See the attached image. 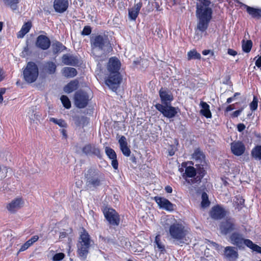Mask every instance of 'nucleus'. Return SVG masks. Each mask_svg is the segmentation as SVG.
<instances>
[{
    "label": "nucleus",
    "instance_id": "473e14b6",
    "mask_svg": "<svg viewBox=\"0 0 261 261\" xmlns=\"http://www.w3.org/2000/svg\"><path fill=\"white\" fill-rule=\"evenodd\" d=\"M66 47L59 41H55L52 44L53 52L54 54H57L66 49Z\"/></svg>",
    "mask_w": 261,
    "mask_h": 261
},
{
    "label": "nucleus",
    "instance_id": "de8ad7c7",
    "mask_svg": "<svg viewBox=\"0 0 261 261\" xmlns=\"http://www.w3.org/2000/svg\"><path fill=\"white\" fill-rule=\"evenodd\" d=\"M91 33V28L89 25L84 27L81 34L83 36H88Z\"/></svg>",
    "mask_w": 261,
    "mask_h": 261
},
{
    "label": "nucleus",
    "instance_id": "423d86ee",
    "mask_svg": "<svg viewBox=\"0 0 261 261\" xmlns=\"http://www.w3.org/2000/svg\"><path fill=\"white\" fill-rule=\"evenodd\" d=\"M39 75L37 65L33 62H29L23 70V75L24 81L29 84L35 82Z\"/></svg>",
    "mask_w": 261,
    "mask_h": 261
},
{
    "label": "nucleus",
    "instance_id": "4be33fe9",
    "mask_svg": "<svg viewBox=\"0 0 261 261\" xmlns=\"http://www.w3.org/2000/svg\"><path fill=\"white\" fill-rule=\"evenodd\" d=\"M241 6L246 9L247 13L252 18L256 19L261 18V8H255L249 6L242 3H240Z\"/></svg>",
    "mask_w": 261,
    "mask_h": 261
},
{
    "label": "nucleus",
    "instance_id": "a18cd8bd",
    "mask_svg": "<svg viewBox=\"0 0 261 261\" xmlns=\"http://www.w3.org/2000/svg\"><path fill=\"white\" fill-rule=\"evenodd\" d=\"M65 257V254L63 253L60 252L56 253L53 257V261H61Z\"/></svg>",
    "mask_w": 261,
    "mask_h": 261
},
{
    "label": "nucleus",
    "instance_id": "c756f323",
    "mask_svg": "<svg viewBox=\"0 0 261 261\" xmlns=\"http://www.w3.org/2000/svg\"><path fill=\"white\" fill-rule=\"evenodd\" d=\"M63 75L68 78L73 77L77 74L76 70L73 67H65L62 70Z\"/></svg>",
    "mask_w": 261,
    "mask_h": 261
},
{
    "label": "nucleus",
    "instance_id": "0e129e2a",
    "mask_svg": "<svg viewBox=\"0 0 261 261\" xmlns=\"http://www.w3.org/2000/svg\"><path fill=\"white\" fill-rule=\"evenodd\" d=\"M175 153V151L173 149H172L169 151V155L170 156H173Z\"/></svg>",
    "mask_w": 261,
    "mask_h": 261
},
{
    "label": "nucleus",
    "instance_id": "37998d69",
    "mask_svg": "<svg viewBox=\"0 0 261 261\" xmlns=\"http://www.w3.org/2000/svg\"><path fill=\"white\" fill-rule=\"evenodd\" d=\"M61 101L63 106L67 109L71 107V102L69 98L66 95H62L60 98Z\"/></svg>",
    "mask_w": 261,
    "mask_h": 261
},
{
    "label": "nucleus",
    "instance_id": "c85d7f7f",
    "mask_svg": "<svg viewBox=\"0 0 261 261\" xmlns=\"http://www.w3.org/2000/svg\"><path fill=\"white\" fill-rule=\"evenodd\" d=\"M43 69L48 74H53L56 71L57 65L52 61H48L44 64Z\"/></svg>",
    "mask_w": 261,
    "mask_h": 261
},
{
    "label": "nucleus",
    "instance_id": "1a4fd4ad",
    "mask_svg": "<svg viewBox=\"0 0 261 261\" xmlns=\"http://www.w3.org/2000/svg\"><path fill=\"white\" fill-rule=\"evenodd\" d=\"M85 177L86 179V185L88 188L92 190L97 188L98 186V172L96 169L90 168L86 173Z\"/></svg>",
    "mask_w": 261,
    "mask_h": 261
},
{
    "label": "nucleus",
    "instance_id": "774afa93",
    "mask_svg": "<svg viewBox=\"0 0 261 261\" xmlns=\"http://www.w3.org/2000/svg\"><path fill=\"white\" fill-rule=\"evenodd\" d=\"M25 243L29 246L30 247L33 243V242H32L31 241V240H30V239L29 240H28Z\"/></svg>",
    "mask_w": 261,
    "mask_h": 261
},
{
    "label": "nucleus",
    "instance_id": "338daca9",
    "mask_svg": "<svg viewBox=\"0 0 261 261\" xmlns=\"http://www.w3.org/2000/svg\"><path fill=\"white\" fill-rule=\"evenodd\" d=\"M66 234V232H61V233H60V238H64L65 237Z\"/></svg>",
    "mask_w": 261,
    "mask_h": 261
},
{
    "label": "nucleus",
    "instance_id": "bb28decb",
    "mask_svg": "<svg viewBox=\"0 0 261 261\" xmlns=\"http://www.w3.org/2000/svg\"><path fill=\"white\" fill-rule=\"evenodd\" d=\"M142 6V3L140 2L135 4L134 7L128 10V16L131 20H135L136 19Z\"/></svg>",
    "mask_w": 261,
    "mask_h": 261
},
{
    "label": "nucleus",
    "instance_id": "e2e57ef3",
    "mask_svg": "<svg viewBox=\"0 0 261 261\" xmlns=\"http://www.w3.org/2000/svg\"><path fill=\"white\" fill-rule=\"evenodd\" d=\"M234 99H233L232 97H229L226 100V103H231Z\"/></svg>",
    "mask_w": 261,
    "mask_h": 261
},
{
    "label": "nucleus",
    "instance_id": "aec40b11",
    "mask_svg": "<svg viewBox=\"0 0 261 261\" xmlns=\"http://www.w3.org/2000/svg\"><path fill=\"white\" fill-rule=\"evenodd\" d=\"M68 0H54L53 7L55 12L63 13L68 8Z\"/></svg>",
    "mask_w": 261,
    "mask_h": 261
},
{
    "label": "nucleus",
    "instance_id": "13d9d810",
    "mask_svg": "<svg viewBox=\"0 0 261 261\" xmlns=\"http://www.w3.org/2000/svg\"><path fill=\"white\" fill-rule=\"evenodd\" d=\"M165 190L167 193H171L172 192V188L170 186H166Z\"/></svg>",
    "mask_w": 261,
    "mask_h": 261
},
{
    "label": "nucleus",
    "instance_id": "9b49d317",
    "mask_svg": "<svg viewBox=\"0 0 261 261\" xmlns=\"http://www.w3.org/2000/svg\"><path fill=\"white\" fill-rule=\"evenodd\" d=\"M192 158L195 162V167L205 168L207 164L205 155L200 148H197L194 150Z\"/></svg>",
    "mask_w": 261,
    "mask_h": 261
},
{
    "label": "nucleus",
    "instance_id": "5701e85b",
    "mask_svg": "<svg viewBox=\"0 0 261 261\" xmlns=\"http://www.w3.org/2000/svg\"><path fill=\"white\" fill-rule=\"evenodd\" d=\"M105 152L108 158L112 160L111 165L115 170L118 169V162L117 159V154L114 150L110 147H106Z\"/></svg>",
    "mask_w": 261,
    "mask_h": 261
},
{
    "label": "nucleus",
    "instance_id": "79ce46f5",
    "mask_svg": "<svg viewBox=\"0 0 261 261\" xmlns=\"http://www.w3.org/2000/svg\"><path fill=\"white\" fill-rule=\"evenodd\" d=\"M247 244L248 245V247L252 250L253 251H255L261 254V247L255 244H254L252 241H247Z\"/></svg>",
    "mask_w": 261,
    "mask_h": 261
},
{
    "label": "nucleus",
    "instance_id": "ddd939ff",
    "mask_svg": "<svg viewBox=\"0 0 261 261\" xmlns=\"http://www.w3.org/2000/svg\"><path fill=\"white\" fill-rule=\"evenodd\" d=\"M230 240L232 244L236 245L239 248H243V245L248 247L247 241H251L249 239H244L243 235L238 232L232 233L230 236Z\"/></svg>",
    "mask_w": 261,
    "mask_h": 261
},
{
    "label": "nucleus",
    "instance_id": "4c0bfd02",
    "mask_svg": "<svg viewBox=\"0 0 261 261\" xmlns=\"http://www.w3.org/2000/svg\"><path fill=\"white\" fill-rule=\"evenodd\" d=\"M3 2L6 6H9L13 11L18 9L19 0H3Z\"/></svg>",
    "mask_w": 261,
    "mask_h": 261
},
{
    "label": "nucleus",
    "instance_id": "49530a36",
    "mask_svg": "<svg viewBox=\"0 0 261 261\" xmlns=\"http://www.w3.org/2000/svg\"><path fill=\"white\" fill-rule=\"evenodd\" d=\"M32 27V23L30 22H27L24 23L21 29L22 30L23 32H25L28 33Z\"/></svg>",
    "mask_w": 261,
    "mask_h": 261
},
{
    "label": "nucleus",
    "instance_id": "f3484780",
    "mask_svg": "<svg viewBox=\"0 0 261 261\" xmlns=\"http://www.w3.org/2000/svg\"><path fill=\"white\" fill-rule=\"evenodd\" d=\"M231 152L236 156L242 155L245 151V146L242 141H234L230 144Z\"/></svg>",
    "mask_w": 261,
    "mask_h": 261
},
{
    "label": "nucleus",
    "instance_id": "3c124183",
    "mask_svg": "<svg viewBox=\"0 0 261 261\" xmlns=\"http://www.w3.org/2000/svg\"><path fill=\"white\" fill-rule=\"evenodd\" d=\"M237 129L239 132H242L245 129V125L243 123H239L237 125Z\"/></svg>",
    "mask_w": 261,
    "mask_h": 261
},
{
    "label": "nucleus",
    "instance_id": "b1692460",
    "mask_svg": "<svg viewBox=\"0 0 261 261\" xmlns=\"http://www.w3.org/2000/svg\"><path fill=\"white\" fill-rule=\"evenodd\" d=\"M118 143L120 145V149L123 153V154L127 157L130 155L131 151L126 141V139L124 136H121L119 140Z\"/></svg>",
    "mask_w": 261,
    "mask_h": 261
},
{
    "label": "nucleus",
    "instance_id": "f03ea898",
    "mask_svg": "<svg viewBox=\"0 0 261 261\" xmlns=\"http://www.w3.org/2000/svg\"><path fill=\"white\" fill-rule=\"evenodd\" d=\"M196 16L198 18L197 29L201 32H205L208 28L212 18L213 10L210 0H197Z\"/></svg>",
    "mask_w": 261,
    "mask_h": 261
},
{
    "label": "nucleus",
    "instance_id": "69168bd1",
    "mask_svg": "<svg viewBox=\"0 0 261 261\" xmlns=\"http://www.w3.org/2000/svg\"><path fill=\"white\" fill-rule=\"evenodd\" d=\"M6 92V89L5 88H1L0 89V93L3 96L4 94H5Z\"/></svg>",
    "mask_w": 261,
    "mask_h": 261
},
{
    "label": "nucleus",
    "instance_id": "a19ab883",
    "mask_svg": "<svg viewBox=\"0 0 261 261\" xmlns=\"http://www.w3.org/2000/svg\"><path fill=\"white\" fill-rule=\"evenodd\" d=\"M49 121L58 125L59 126L61 127L65 128L67 126V124L65 121L61 119H58L57 118L51 117L49 118Z\"/></svg>",
    "mask_w": 261,
    "mask_h": 261
},
{
    "label": "nucleus",
    "instance_id": "cd10ccee",
    "mask_svg": "<svg viewBox=\"0 0 261 261\" xmlns=\"http://www.w3.org/2000/svg\"><path fill=\"white\" fill-rule=\"evenodd\" d=\"M201 109L200 111V113L202 116L206 118H211L212 115L210 110V107L206 102L201 101L199 104Z\"/></svg>",
    "mask_w": 261,
    "mask_h": 261
},
{
    "label": "nucleus",
    "instance_id": "052dcab7",
    "mask_svg": "<svg viewBox=\"0 0 261 261\" xmlns=\"http://www.w3.org/2000/svg\"><path fill=\"white\" fill-rule=\"evenodd\" d=\"M61 133L63 135V136L66 139L67 137V135L66 133V130L65 129H62L60 130Z\"/></svg>",
    "mask_w": 261,
    "mask_h": 261
},
{
    "label": "nucleus",
    "instance_id": "603ef678",
    "mask_svg": "<svg viewBox=\"0 0 261 261\" xmlns=\"http://www.w3.org/2000/svg\"><path fill=\"white\" fill-rule=\"evenodd\" d=\"M227 53L228 55L232 56H235L237 55L238 53L237 51L233 50V49L228 48L227 50Z\"/></svg>",
    "mask_w": 261,
    "mask_h": 261
},
{
    "label": "nucleus",
    "instance_id": "58836bf2",
    "mask_svg": "<svg viewBox=\"0 0 261 261\" xmlns=\"http://www.w3.org/2000/svg\"><path fill=\"white\" fill-rule=\"evenodd\" d=\"M154 243L156 245L157 247L159 248L161 253H164L166 252L165 246L162 244L161 241L160 236L159 234L155 236Z\"/></svg>",
    "mask_w": 261,
    "mask_h": 261
},
{
    "label": "nucleus",
    "instance_id": "5fc2aeb1",
    "mask_svg": "<svg viewBox=\"0 0 261 261\" xmlns=\"http://www.w3.org/2000/svg\"><path fill=\"white\" fill-rule=\"evenodd\" d=\"M27 34L25 32H23L22 30L21 29L20 31L18 32L17 35V37L19 38H22L24 37V36Z\"/></svg>",
    "mask_w": 261,
    "mask_h": 261
},
{
    "label": "nucleus",
    "instance_id": "393cba45",
    "mask_svg": "<svg viewBox=\"0 0 261 261\" xmlns=\"http://www.w3.org/2000/svg\"><path fill=\"white\" fill-rule=\"evenodd\" d=\"M224 255L225 257L230 260H236L239 257L237 249L232 246H227L224 249Z\"/></svg>",
    "mask_w": 261,
    "mask_h": 261
},
{
    "label": "nucleus",
    "instance_id": "f8f14e48",
    "mask_svg": "<svg viewBox=\"0 0 261 261\" xmlns=\"http://www.w3.org/2000/svg\"><path fill=\"white\" fill-rule=\"evenodd\" d=\"M153 200L158 204L160 208H162L168 212L174 210L175 205L171 203L168 199L159 196H155Z\"/></svg>",
    "mask_w": 261,
    "mask_h": 261
},
{
    "label": "nucleus",
    "instance_id": "6ab92c4d",
    "mask_svg": "<svg viewBox=\"0 0 261 261\" xmlns=\"http://www.w3.org/2000/svg\"><path fill=\"white\" fill-rule=\"evenodd\" d=\"M50 40L48 37L43 35H39L36 41V46L42 50L48 49L50 46Z\"/></svg>",
    "mask_w": 261,
    "mask_h": 261
},
{
    "label": "nucleus",
    "instance_id": "0eeeda50",
    "mask_svg": "<svg viewBox=\"0 0 261 261\" xmlns=\"http://www.w3.org/2000/svg\"><path fill=\"white\" fill-rule=\"evenodd\" d=\"M106 220L111 226H118L120 223L119 213L113 208L105 206L102 209Z\"/></svg>",
    "mask_w": 261,
    "mask_h": 261
},
{
    "label": "nucleus",
    "instance_id": "a878e982",
    "mask_svg": "<svg viewBox=\"0 0 261 261\" xmlns=\"http://www.w3.org/2000/svg\"><path fill=\"white\" fill-rule=\"evenodd\" d=\"M62 62L64 65L74 66L79 63V60L73 55L64 54L62 57Z\"/></svg>",
    "mask_w": 261,
    "mask_h": 261
},
{
    "label": "nucleus",
    "instance_id": "8fccbe9b",
    "mask_svg": "<svg viewBox=\"0 0 261 261\" xmlns=\"http://www.w3.org/2000/svg\"><path fill=\"white\" fill-rule=\"evenodd\" d=\"M243 108H242L238 110L234 111L231 115V117H232V118L238 117L240 115L241 113L243 111Z\"/></svg>",
    "mask_w": 261,
    "mask_h": 261
},
{
    "label": "nucleus",
    "instance_id": "ea45409f",
    "mask_svg": "<svg viewBox=\"0 0 261 261\" xmlns=\"http://www.w3.org/2000/svg\"><path fill=\"white\" fill-rule=\"evenodd\" d=\"M188 60L192 59H200L201 55L196 49L190 50L187 54Z\"/></svg>",
    "mask_w": 261,
    "mask_h": 261
},
{
    "label": "nucleus",
    "instance_id": "39448f33",
    "mask_svg": "<svg viewBox=\"0 0 261 261\" xmlns=\"http://www.w3.org/2000/svg\"><path fill=\"white\" fill-rule=\"evenodd\" d=\"M90 242V236L85 230H84L80 235L77 244V253L82 260H85L87 258Z\"/></svg>",
    "mask_w": 261,
    "mask_h": 261
},
{
    "label": "nucleus",
    "instance_id": "c03bdc74",
    "mask_svg": "<svg viewBox=\"0 0 261 261\" xmlns=\"http://www.w3.org/2000/svg\"><path fill=\"white\" fill-rule=\"evenodd\" d=\"M258 100L256 96H254L252 101L250 104V109L253 111L257 109Z\"/></svg>",
    "mask_w": 261,
    "mask_h": 261
},
{
    "label": "nucleus",
    "instance_id": "72a5a7b5",
    "mask_svg": "<svg viewBox=\"0 0 261 261\" xmlns=\"http://www.w3.org/2000/svg\"><path fill=\"white\" fill-rule=\"evenodd\" d=\"M83 152L87 155H96V149L94 146L88 144L83 148Z\"/></svg>",
    "mask_w": 261,
    "mask_h": 261
},
{
    "label": "nucleus",
    "instance_id": "680f3d73",
    "mask_svg": "<svg viewBox=\"0 0 261 261\" xmlns=\"http://www.w3.org/2000/svg\"><path fill=\"white\" fill-rule=\"evenodd\" d=\"M211 50H209V49H204L202 51V54L204 55V56H206V55H207L208 54H210Z\"/></svg>",
    "mask_w": 261,
    "mask_h": 261
},
{
    "label": "nucleus",
    "instance_id": "e433bc0d",
    "mask_svg": "<svg viewBox=\"0 0 261 261\" xmlns=\"http://www.w3.org/2000/svg\"><path fill=\"white\" fill-rule=\"evenodd\" d=\"M201 206L202 208H206L208 207L211 204L209 200L207 194L205 192H203L201 194Z\"/></svg>",
    "mask_w": 261,
    "mask_h": 261
},
{
    "label": "nucleus",
    "instance_id": "7c9ffc66",
    "mask_svg": "<svg viewBox=\"0 0 261 261\" xmlns=\"http://www.w3.org/2000/svg\"><path fill=\"white\" fill-rule=\"evenodd\" d=\"M79 82L73 80L67 84L64 88V91L66 93H70L76 90L78 88Z\"/></svg>",
    "mask_w": 261,
    "mask_h": 261
},
{
    "label": "nucleus",
    "instance_id": "a211bd4d",
    "mask_svg": "<svg viewBox=\"0 0 261 261\" xmlns=\"http://www.w3.org/2000/svg\"><path fill=\"white\" fill-rule=\"evenodd\" d=\"M99 49L103 50V55L106 56L111 51H112L113 48L110 44L108 38H103L102 36L99 35Z\"/></svg>",
    "mask_w": 261,
    "mask_h": 261
},
{
    "label": "nucleus",
    "instance_id": "f704fd0d",
    "mask_svg": "<svg viewBox=\"0 0 261 261\" xmlns=\"http://www.w3.org/2000/svg\"><path fill=\"white\" fill-rule=\"evenodd\" d=\"M251 155L254 159L261 160V145L255 146L251 151Z\"/></svg>",
    "mask_w": 261,
    "mask_h": 261
},
{
    "label": "nucleus",
    "instance_id": "2f4dec72",
    "mask_svg": "<svg viewBox=\"0 0 261 261\" xmlns=\"http://www.w3.org/2000/svg\"><path fill=\"white\" fill-rule=\"evenodd\" d=\"M234 204L235 208L240 211L245 206V199L240 195L236 196L234 197Z\"/></svg>",
    "mask_w": 261,
    "mask_h": 261
},
{
    "label": "nucleus",
    "instance_id": "20e7f679",
    "mask_svg": "<svg viewBox=\"0 0 261 261\" xmlns=\"http://www.w3.org/2000/svg\"><path fill=\"white\" fill-rule=\"evenodd\" d=\"M194 163L192 161L184 162L181 163V166L185 168V174L188 178H193L188 182L191 184H200L202 178L206 174V168L199 167H194Z\"/></svg>",
    "mask_w": 261,
    "mask_h": 261
},
{
    "label": "nucleus",
    "instance_id": "dca6fc26",
    "mask_svg": "<svg viewBox=\"0 0 261 261\" xmlns=\"http://www.w3.org/2000/svg\"><path fill=\"white\" fill-rule=\"evenodd\" d=\"M24 204V201L21 197H18L12 200L7 205V209L11 213H14L20 209Z\"/></svg>",
    "mask_w": 261,
    "mask_h": 261
},
{
    "label": "nucleus",
    "instance_id": "9d476101",
    "mask_svg": "<svg viewBox=\"0 0 261 261\" xmlns=\"http://www.w3.org/2000/svg\"><path fill=\"white\" fill-rule=\"evenodd\" d=\"M74 99L75 106L80 109L85 108L89 100L87 93L82 90H79L75 93Z\"/></svg>",
    "mask_w": 261,
    "mask_h": 261
},
{
    "label": "nucleus",
    "instance_id": "4d7b16f0",
    "mask_svg": "<svg viewBox=\"0 0 261 261\" xmlns=\"http://www.w3.org/2000/svg\"><path fill=\"white\" fill-rule=\"evenodd\" d=\"M233 109H234V107H233V105H230L226 108V109L225 110V113H227L230 111H232Z\"/></svg>",
    "mask_w": 261,
    "mask_h": 261
},
{
    "label": "nucleus",
    "instance_id": "6e6552de",
    "mask_svg": "<svg viewBox=\"0 0 261 261\" xmlns=\"http://www.w3.org/2000/svg\"><path fill=\"white\" fill-rule=\"evenodd\" d=\"M169 233L172 239L180 243H183L182 241L187 235L185 227L179 223L171 224L169 228Z\"/></svg>",
    "mask_w": 261,
    "mask_h": 261
},
{
    "label": "nucleus",
    "instance_id": "09e8293b",
    "mask_svg": "<svg viewBox=\"0 0 261 261\" xmlns=\"http://www.w3.org/2000/svg\"><path fill=\"white\" fill-rule=\"evenodd\" d=\"M8 169L6 166H1L0 165V177L4 178L7 175Z\"/></svg>",
    "mask_w": 261,
    "mask_h": 261
},
{
    "label": "nucleus",
    "instance_id": "412c9836",
    "mask_svg": "<svg viewBox=\"0 0 261 261\" xmlns=\"http://www.w3.org/2000/svg\"><path fill=\"white\" fill-rule=\"evenodd\" d=\"M91 42V55L95 59V61H98V35L92 34L90 38Z\"/></svg>",
    "mask_w": 261,
    "mask_h": 261
},
{
    "label": "nucleus",
    "instance_id": "f257e3e1",
    "mask_svg": "<svg viewBox=\"0 0 261 261\" xmlns=\"http://www.w3.org/2000/svg\"><path fill=\"white\" fill-rule=\"evenodd\" d=\"M120 67V61L117 57H112L109 59L107 67L109 74L105 82L114 92L117 91L122 81V75L119 72Z\"/></svg>",
    "mask_w": 261,
    "mask_h": 261
},
{
    "label": "nucleus",
    "instance_id": "864d4df0",
    "mask_svg": "<svg viewBox=\"0 0 261 261\" xmlns=\"http://www.w3.org/2000/svg\"><path fill=\"white\" fill-rule=\"evenodd\" d=\"M82 118L80 117H75L74 118V120L75 122V124L76 126H80L82 121Z\"/></svg>",
    "mask_w": 261,
    "mask_h": 261
},
{
    "label": "nucleus",
    "instance_id": "bf43d9fd",
    "mask_svg": "<svg viewBox=\"0 0 261 261\" xmlns=\"http://www.w3.org/2000/svg\"><path fill=\"white\" fill-rule=\"evenodd\" d=\"M38 239L39 237L38 236H34L30 239V240H31V241L33 242V243H34L37 241H38Z\"/></svg>",
    "mask_w": 261,
    "mask_h": 261
},
{
    "label": "nucleus",
    "instance_id": "2eb2a0df",
    "mask_svg": "<svg viewBox=\"0 0 261 261\" xmlns=\"http://www.w3.org/2000/svg\"><path fill=\"white\" fill-rule=\"evenodd\" d=\"M220 229L222 233L226 235L234 230L236 228L232 219L229 218L221 223Z\"/></svg>",
    "mask_w": 261,
    "mask_h": 261
},
{
    "label": "nucleus",
    "instance_id": "4468645a",
    "mask_svg": "<svg viewBox=\"0 0 261 261\" xmlns=\"http://www.w3.org/2000/svg\"><path fill=\"white\" fill-rule=\"evenodd\" d=\"M211 218L219 220L223 219L226 215V211L219 204L213 206L209 212Z\"/></svg>",
    "mask_w": 261,
    "mask_h": 261
},
{
    "label": "nucleus",
    "instance_id": "c9c22d12",
    "mask_svg": "<svg viewBox=\"0 0 261 261\" xmlns=\"http://www.w3.org/2000/svg\"><path fill=\"white\" fill-rule=\"evenodd\" d=\"M252 45L253 43L251 40L245 41L243 39L242 41V50L246 53H248L251 51Z\"/></svg>",
    "mask_w": 261,
    "mask_h": 261
},
{
    "label": "nucleus",
    "instance_id": "6e6d98bb",
    "mask_svg": "<svg viewBox=\"0 0 261 261\" xmlns=\"http://www.w3.org/2000/svg\"><path fill=\"white\" fill-rule=\"evenodd\" d=\"M29 246L25 243L24 244H23L20 248L19 249V251H24L25 250H27Z\"/></svg>",
    "mask_w": 261,
    "mask_h": 261
},
{
    "label": "nucleus",
    "instance_id": "7ed1b4c3",
    "mask_svg": "<svg viewBox=\"0 0 261 261\" xmlns=\"http://www.w3.org/2000/svg\"><path fill=\"white\" fill-rule=\"evenodd\" d=\"M159 94L162 104L156 103L155 105L156 109L166 118L174 117L177 114V110L178 108L171 105V102L173 100L172 93L166 88H161Z\"/></svg>",
    "mask_w": 261,
    "mask_h": 261
}]
</instances>
